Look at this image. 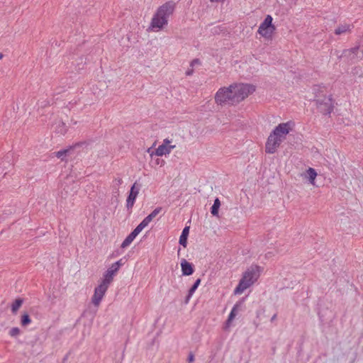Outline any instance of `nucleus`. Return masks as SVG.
<instances>
[{
	"label": "nucleus",
	"mask_w": 363,
	"mask_h": 363,
	"mask_svg": "<svg viewBox=\"0 0 363 363\" xmlns=\"http://www.w3.org/2000/svg\"><path fill=\"white\" fill-rule=\"evenodd\" d=\"M176 7V3L169 1L160 6L153 15L150 29L153 31L162 30L168 24V20L171 15L173 14Z\"/></svg>",
	"instance_id": "1"
},
{
	"label": "nucleus",
	"mask_w": 363,
	"mask_h": 363,
	"mask_svg": "<svg viewBox=\"0 0 363 363\" xmlns=\"http://www.w3.org/2000/svg\"><path fill=\"white\" fill-rule=\"evenodd\" d=\"M290 130V123L287 122L279 124L272 130L267 138L265 145L266 152L269 154L274 153L281 143L285 140Z\"/></svg>",
	"instance_id": "2"
},
{
	"label": "nucleus",
	"mask_w": 363,
	"mask_h": 363,
	"mask_svg": "<svg viewBox=\"0 0 363 363\" xmlns=\"http://www.w3.org/2000/svg\"><path fill=\"white\" fill-rule=\"evenodd\" d=\"M263 268L255 264L251 265L243 273L242 279L234 290L235 294H241L245 290L254 284L259 279Z\"/></svg>",
	"instance_id": "3"
},
{
	"label": "nucleus",
	"mask_w": 363,
	"mask_h": 363,
	"mask_svg": "<svg viewBox=\"0 0 363 363\" xmlns=\"http://www.w3.org/2000/svg\"><path fill=\"white\" fill-rule=\"evenodd\" d=\"M215 102L220 106L237 104L231 85L228 87H221L217 91L215 94Z\"/></svg>",
	"instance_id": "4"
},
{
	"label": "nucleus",
	"mask_w": 363,
	"mask_h": 363,
	"mask_svg": "<svg viewBox=\"0 0 363 363\" xmlns=\"http://www.w3.org/2000/svg\"><path fill=\"white\" fill-rule=\"evenodd\" d=\"M231 88H233L237 104L244 100L255 90L252 85L248 84H232Z\"/></svg>",
	"instance_id": "5"
},
{
	"label": "nucleus",
	"mask_w": 363,
	"mask_h": 363,
	"mask_svg": "<svg viewBox=\"0 0 363 363\" xmlns=\"http://www.w3.org/2000/svg\"><path fill=\"white\" fill-rule=\"evenodd\" d=\"M272 17L270 15H267L259 26L258 33L266 39L272 38V34L276 29L275 26L272 24Z\"/></svg>",
	"instance_id": "6"
},
{
	"label": "nucleus",
	"mask_w": 363,
	"mask_h": 363,
	"mask_svg": "<svg viewBox=\"0 0 363 363\" xmlns=\"http://www.w3.org/2000/svg\"><path fill=\"white\" fill-rule=\"evenodd\" d=\"M175 145H171V141L166 138L163 140L162 143L158 146L155 150H152V147L148 148L147 152L150 154L151 157L153 155L163 156L169 155L172 150L175 148Z\"/></svg>",
	"instance_id": "7"
},
{
	"label": "nucleus",
	"mask_w": 363,
	"mask_h": 363,
	"mask_svg": "<svg viewBox=\"0 0 363 363\" xmlns=\"http://www.w3.org/2000/svg\"><path fill=\"white\" fill-rule=\"evenodd\" d=\"M319 111L323 114H330L333 111V101L331 96H325L323 99H315Z\"/></svg>",
	"instance_id": "8"
},
{
	"label": "nucleus",
	"mask_w": 363,
	"mask_h": 363,
	"mask_svg": "<svg viewBox=\"0 0 363 363\" xmlns=\"http://www.w3.org/2000/svg\"><path fill=\"white\" fill-rule=\"evenodd\" d=\"M108 286H109V285L101 281L99 284V286L95 288L94 293V295L91 298V301L94 306H98L100 304Z\"/></svg>",
	"instance_id": "9"
},
{
	"label": "nucleus",
	"mask_w": 363,
	"mask_h": 363,
	"mask_svg": "<svg viewBox=\"0 0 363 363\" xmlns=\"http://www.w3.org/2000/svg\"><path fill=\"white\" fill-rule=\"evenodd\" d=\"M140 187L137 186V183L135 182L133 185L131 186L129 195L126 199V207L128 209H130L133 208L136 198L139 194Z\"/></svg>",
	"instance_id": "10"
},
{
	"label": "nucleus",
	"mask_w": 363,
	"mask_h": 363,
	"mask_svg": "<svg viewBox=\"0 0 363 363\" xmlns=\"http://www.w3.org/2000/svg\"><path fill=\"white\" fill-rule=\"evenodd\" d=\"M118 271V270L111 264V266L104 273L101 281L104 282L108 285H110L111 283L113 281V277L116 274Z\"/></svg>",
	"instance_id": "11"
},
{
	"label": "nucleus",
	"mask_w": 363,
	"mask_h": 363,
	"mask_svg": "<svg viewBox=\"0 0 363 363\" xmlns=\"http://www.w3.org/2000/svg\"><path fill=\"white\" fill-rule=\"evenodd\" d=\"M140 232V229L136 227L123 240L121 244V247L125 248L129 246Z\"/></svg>",
	"instance_id": "12"
},
{
	"label": "nucleus",
	"mask_w": 363,
	"mask_h": 363,
	"mask_svg": "<svg viewBox=\"0 0 363 363\" xmlns=\"http://www.w3.org/2000/svg\"><path fill=\"white\" fill-rule=\"evenodd\" d=\"M181 267L182 274L184 276H189L194 273V266L191 263L187 262L185 259H183L181 262Z\"/></svg>",
	"instance_id": "13"
},
{
	"label": "nucleus",
	"mask_w": 363,
	"mask_h": 363,
	"mask_svg": "<svg viewBox=\"0 0 363 363\" xmlns=\"http://www.w3.org/2000/svg\"><path fill=\"white\" fill-rule=\"evenodd\" d=\"M352 28V26L347 23L340 24L335 29V34L340 35L346 33H350Z\"/></svg>",
	"instance_id": "14"
},
{
	"label": "nucleus",
	"mask_w": 363,
	"mask_h": 363,
	"mask_svg": "<svg viewBox=\"0 0 363 363\" xmlns=\"http://www.w3.org/2000/svg\"><path fill=\"white\" fill-rule=\"evenodd\" d=\"M189 226H186L182 232V234L179 237V242L181 245H182L184 247H186V245H187V238H188V235H189Z\"/></svg>",
	"instance_id": "15"
},
{
	"label": "nucleus",
	"mask_w": 363,
	"mask_h": 363,
	"mask_svg": "<svg viewBox=\"0 0 363 363\" xmlns=\"http://www.w3.org/2000/svg\"><path fill=\"white\" fill-rule=\"evenodd\" d=\"M200 284H201V279H197L196 280V281L194 282V284L189 289L188 295L186 296V301H185L186 303H187L189 302V299L191 298V296H193V294H194L195 291L197 289V288L199 287Z\"/></svg>",
	"instance_id": "16"
},
{
	"label": "nucleus",
	"mask_w": 363,
	"mask_h": 363,
	"mask_svg": "<svg viewBox=\"0 0 363 363\" xmlns=\"http://www.w3.org/2000/svg\"><path fill=\"white\" fill-rule=\"evenodd\" d=\"M239 306L240 304L239 303H235L234 305V306L233 307L229 315H228V320L226 321V323L227 324H230V323L235 318V317L236 316L237 313H238V308H239Z\"/></svg>",
	"instance_id": "17"
},
{
	"label": "nucleus",
	"mask_w": 363,
	"mask_h": 363,
	"mask_svg": "<svg viewBox=\"0 0 363 363\" xmlns=\"http://www.w3.org/2000/svg\"><path fill=\"white\" fill-rule=\"evenodd\" d=\"M220 206V201L218 198H216L214 200V203L211 208V213L213 216H218V209H219Z\"/></svg>",
	"instance_id": "18"
},
{
	"label": "nucleus",
	"mask_w": 363,
	"mask_h": 363,
	"mask_svg": "<svg viewBox=\"0 0 363 363\" xmlns=\"http://www.w3.org/2000/svg\"><path fill=\"white\" fill-rule=\"evenodd\" d=\"M23 303V299L17 298L11 304V311L16 313Z\"/></svg>",
	"instance_id": "19"
},
{
	"label": "nucleus",
	"mask_w": 363,
	"mask_h": 363,
	"mask_svg": "<svg viewBox=\"0 0 363 363\" xmlns=\"http://www.w3.org/2000/svg\"><path fill=\"white\" fill-rule=\"evenodd\" d=\"M307 173H308V180H309L310 183L313 184L315 177L317 176V173H316L315 170L313 168L310 167L307 170Z\"/></svg>",
	"instance_id": "20"
},
{
	"label": "nucleus",
	"mask_w": 363,
	"mask_h": 363,
	"mask_svg": "<svg viewBox=\"0 0 363 363\" xmlns=\"http://www.w3.org/2000/svg\"><path fill=\"white\" fill-rule=\"evenodd\" d=\"M162 207H157L146 218L151 222L162 211Z\"/></svg>",
	"instance_id": "21"
},
{
	"label": "nucleus",
	"mask_w": 363,
	"mask_h": 363,
	"mask_svg": "<svg viewBox=\"0 0 363 363\" xmlns=\"http://www.w3.org/2000/svg\"><path fill=\"white\" fill-rule=\"evenodd\" d=\"M70 150V148L61 150L60 151L55 152L54 154L57 158H60L62 160H64L65 157L67 155Z\"/></svg>",
	"instance_id": "22"
},
{
	"label": "nucleus",
	"mask_w": 363,
	"mask_h": 363,
	"mask_svg": "<svg viewBox=\"0 0 363 363\" xmlns=\"http://www.w3.org/2000/svg\"><path fill=\"white\" fill-rule=\"evenodd\" d=\"M21 323L23 326H26L31 323V319L27 313H25L21 317Z\"/></svg>",
	"instance_id": "23"
},
{
	"label": "nucleus",
	"mask_w": 363,
	"mask_h": 363,
	"mask_svg": "<svg viewBox=\"0 0 363 363\" xmlns=\"http://www.w3.org/2000/svg\"><path fill=\"white\" fill-rule=\"evenodd\" d=\"M150 223V221H149L148 219L145 217L137 226V228H138L140 230L142 231L145 227L148 225Z\"/></svg>",
	"instance_id": "24"
},
{
	"label": "nucleus",
	"mask_w": 363,
	"mask_h": 363,
	"mask_svg": "<svg viewBox=\"0 0 363 363\" xmlns=\"http://www.w3.org/2000/svg\"><path fill=\"white\" fill-rule=\"evenodd\" d=\"M20 329L18 328H12L10 330H9V335L11 336V337H16L18 336L19 334H20Z\"/></svg>",
	"instance_id": "25"
},
{
	"label": "nucleus",
	"mask_w": 363,
	"mask_h": 363,
	"mask_svg": "<svg viewBox=\"0 0 363 363\" xmlns=\"http://www.w3.org/2000/svg\"><path fill=\"white\" fill-rule=\"evenodd\" d=\"M123 264V259H119L118 261L114 262L112 264V265L113 267H115L118 270L119 269V268Z\"/></svg>",
	"instance_id": "26"
},
{
	"label": "nucleus",
	"mask_w": 363,
	"mask_h": 363,
	"mask_svg": "<svg viewBox=\"0 0 363 363\" xmlns=\"http://www.w3.org/2000/svg\"><path fill=\"white\" fill-rule=\"evenodd\" d=\"M123 183V180L121 178H116L113 180V185L115 186H120Z\"/></svg>",
	"instance_id": "27"
},
{
	"label": "nucleus",
	"mask_w": 363,
	"mask_h": 363,
	"mask_svg": "<svg viewBox=\"0 0 363 363\" xmlns=\"http://www.w3.org/2000/svg\"><path fill=\"white\" fill-rule=\"evenodd\" d=\"M200 64H201V63H200L199 60H198V59H195V60H192V61H191V65H191V67H193L194 66H195V65H200Z\"/></svg>",
	"instance_id": "28"
},
{
	"label": "nucleus",
	"mask_w": 363,
	"mask_h": 363,
	"mask_svg": "<svg viewBox=\"0 0 363 363\" xmlns=\"http://www.w3.org/2000/svg\"><path fill=\"white\" fill-rule=\"evenodd\" d=\"M193 72H194V69H193L192 68H191V69H188L186 70V74L187 76H190V75H191V74H193Z\"/></svg>",
	"instance_id": "29"
},
{
	"label": "nucleus",
	"mask_w": 363,
	"mask_h": 363,
	"mask_svg": "<svg viewBox=\"0 0 363 363\" xmlns=\"http://www.w3.org/2000/svg\"><path fill=\"white\" fill-rule=\"evenodd\" d=\"M194 354H189V357H188V361H189V362H194Z\"/></svg>",
	"instance_id": "30"
},
{
	"label": "nucleus",
	"mask_w": 363,
	"mask_h": 363,
	"mask_svg": "<svg viewBox=\"0 0 363 363\" xmlns=\"http://www.w3.org/2000/svg\"><path fill=\"white\" fill-rule=\"evenodd\" d=\"M277 318V314H274L272 318H271V321L273 322L276 320Z\"/></svg>",
	"instance_id": "31"
},
{
	"label": "nucleus",
	"mask_w": 363,
	"mask_h": 363,
	"mask_svg": "<svg viewBox=\"0 0 363 363\" xmlns=\"http://www.w3.org/2000/svg\"><path fill=\"white\" fill-rule=\"evenodd\" d=\"M3 57V55L0 52V59Z\"/></svg>",
	"instance_id": "32"
}]
</instances>
